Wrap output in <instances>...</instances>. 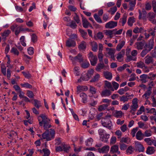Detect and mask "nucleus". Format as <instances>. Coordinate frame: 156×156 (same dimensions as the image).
<instances>
[{
	"label": "nucleus",
	"instance_id": "obj_32",
	"mask_svg": "<svg viewBox=\"0 0 156 156\" xmlns=\"http://www.w3.org/2000/svg\"><path fill=\"white\" fill-rule=\"evenodd\" d=\"M80 97H81L82 100V102L83 103H85L87 102V96L84 93H81L80 94Z\"/></svg>",
	"mask_w": 156,
	"mask_h": 156
},
{
	"label": "nucleus",
	"instance_id": "obj_63",
	"mask_svg": "<svg viewBox=\"0 0 156 156\" xmlns=\"http://www.w3.org/2000/svg\"><path fill=\"white\" fill-rule=\"evenodd\" d=\"M94 73V70L93 69H91L88 71L87 75L90 78L93 75Z\"/></svg>",
	"mask_w": 156,
	"mask_h": 156
},
{
	"label": "nucleus",
	"instance_id": "obj_44",
	"mask_svg": "<svg viewBox=\"0 0 156 156\" xmlns=\"http://www.w3.org/2000/svg\"><path fill=\"white\" fill-rule=\"evenodd\" d=\"M125 44V42L123 41L119 43L117 46L116 49L118 51H119Z\"/></svg>",
	"mask_w": 156,
	"mask_h": 156
},
{
	"label": "nucleus",
	"instance_id": "obj_21",
	"mask_svg": "<svg viewBox=\"0 0 156 156\" xmlns=\"http://www.w3.org/2000/svg\"><path fill=\"white\" fill-rule=\"evenodd\" d=\"M87 44L84 41L81 42L78 46V48L80 50H84L87 48Z\"/></svg>",
	"mask_w": 156,
	"mask_h": 156
},
{
	"label": "nucleus",
	"instance_id": "obj_20",
	"mask_svg": "<svg viewBox=\"0 0 156 156\" xmlns=\"http://www.w3.org/2000/svg\"><path fill=\"white\" fill-rule=\"evenodd\" d=\"M145 44V42L140 41L136 43L135 45L136 48L138 50H142L144 47Z\"/></svg>",
	"mask_w": 156,
	"mask_h": 156
},
{
	"label": "nucleus",
	"instance_id": "obj_27",
	"mask_svg": "<svg viewBox=\"0 0 156 156\" xmlns=\"http://www.w3.org/2000/svg\"><path fill=\"white\" fill-rule=\"evenodd\" d=\"M10 52L15 56H18L20 54V52L17 48L15 47H12V48L10 51Z\"/></svg>",
	"mask_w": 156,
	"mask_h": 156
},
{
	"label": "nucleus",
	"instance_id": "obj_30",
	"mask_svg": "<svg viewBox=\"0 0 156 156\" xmlns=\"http://www.w3.org/2000/svg\"><path fill=\"white\" fill-rule=\"evenodd\" d=\"M136 0H131L129 3V5L130 7L129 9V10L130 11H132L134 8L135 6V5L136 4Z\"/></svg>",
	"mask_w": 156,
	"mask_h": 156
},
{
	"label": "nucleus",
	"instance_id": "obj_58",
	"mask_svg": "<svg viewBox=\"0 0 156 156\" xmlns=\"http://www.w3.org/2000/svg\"><path fill=\"white\" fill-rule=\"evenodd\" d=\"M117 8L116 6L111 8L110 10L108 11L109 12H110L112 15H113L115 13L116 11Z\"/></svg>",
	"mask_w": 156,
	"mask_h": 156
},
{
	"label": "nucleus",
	"instance_id": "obj_18",
	"mask_svg": "<svg viewBox=\"0 0 156 156\" xmlns=\"http://www.w3.org/2000/svg\"><path fill=\"white\" fill-rule=\"evenodd\" d=\"M113 115L116 118H121L122 116L123 113L121 111L115 110L113 112Z\"/></svg>",
	"mask_w": 156,
	"mask_h": 156
},
{
	"label": "nucleus",
	"instance_id": "obj_51",
	"mask_svg": "<svg viewBox=\"0 0 156 156\" xmlns=\"http://www.w3.org/2000/svg\"><path fill=\"white\" fill-rule=\"evenodd\" d=\"M128 96H125V95H123L122 96H120V101H121L125 103L128 101L129 99L127 98Z\"/></svg>",
	"mask_w": 156,
	"mask_h": 156
},
{
	"label": "nucleus",
	"instance_id": "obj_26",
	"mask_svg": "<svg viewBox=\"0 0 156 156\" xmlns=\"http://www.w3.org/2000/svg\"><path fill=\"white\" fill-rule=\"evenodd\" d=\"M155 151V150L154 147L149 146L147 148L146 153L148 154H151L154 153Z\"/></svg>",
	"mask_w": 156,
	"mask_h": 156
},
{
	"label": "nucleus",
	"instance_id": "obj_11",
	"mask_svg": "<svg viewBox=\"0 0 156 156\" xmlns=\"http://www.w3.org/2000/svg\"><path fill=\"white\" fill-rule=\"evenodd\" d=\"M110 148V147L108 145H105L103 146L101 148H98V152L100 153H107Z\"/></svg>",
	"mask_w": 156,
	"mask_h": 156
},
{
	"label": "nucleus",
	"instance_id": "obj_37",
	"mask_svg": "<svg viewBox=\"0 0 156 156\" xmlns=\"http://www.w3.org/2000/svg\"><path fill=\"white\" fill-rule=\"evenodd\" d=\"M89 79L90 78H89V77H88L87 74L84 76L82 75L81 76L80 78L78 80V82H80L82 81H88L89 80Z\"/></svg>",
	"mask_w": 156,
	"mask_h": 156
},
{
	"label": "nucleus",
	"instance_id": "obj_38",
	"mask_svg": "<svg viewBox=\"0 0 156 156\" xmlns=\"http://www.w3.org/2000/svg\"><path fill=\"white\" fill-rule=\"evenodd\" d=\"M129 88L127 87H126L123 88H121L118 90L117 92L120 94L122 95L125 92L128 91Z\"/></svg>",
	"mask_w": 156,
	"mask_h": 156
},
{
	"label": "nucleus",
	"instance_id": "obj_8",
	"mask_svg": "<svg viewBox=\"0 0 156 156\" xmlns=\"http://www.w3.org/2000/svg\"><path fill=\"white\" fill-rule=\"evenodd\" d=\"M101 124L103 126L110 130L112 129V122L109 119H106L105 121H101Z\"/></svg>",
	"mask_w": 156,
	"mask_h": 156
},
{
	"label": "nucleus",
	"instance_id": "obj_56",
	"mask_svg": "<svg viewBox=\"0 0 156 156\" xmlns=\"http://www.w3.org/2000/svg\"><path fill=\"white\" fill-rule=\"evenodd\" d=\"M86 89L87 90V87H83V86H79L77 87V92L78 94L79 93V92H80L81 91L83 90V89Z\"/></svg>",
	"mask_w": 156,
	"mask_h": 156
},
{
	"label": "nucleus",
	"instance_id": "obj_3",
	"mask_svg": "<svg viewBox=\"0 0 156 156\" xmlns=\"http://www.w3.org/2000/svg\"><path fill=\"white\" fill-rule=\"evenodd\" d=\"M156 75L154 74H150L149 75L143 74L140 76V80L143 83H146L148 81V79L150 80H153Z\"/></svg>",
	"mask_w": 156,
	"mask_h": 156
},
{
	"label": "nucleus",
	"instance_id": "obj_9",
	"mask_svg": "<svg viewBox=\"0 0 156 156\" xmlns=\"http://www.w3.org/2000/svg\"><path fill=\"white\" fill-rule=\"evenodd\" d=\"M117 25V22L110 21L107 23L105 24V27L107 29H112L116 27Z\"/></svg>",
	"mask_w": 156,
	"mask_h": 156
},
{
	"label": "nucleus",
	"instance_id": "obj_31",
	"mask_svg": "<svg viewBox=\"0 0 156 156\" xmlns=\"http://www.w3.org/2000/svg\"><path fill=\"white\" fill-rule=\"evenodd\" d=\"M109 105V104H103L99 106L98 110L99 111H102L107 109V107Z\"/></svg>",
	"mask_w": 156,
	"mask_h": 156
},
{
	"label": "nucleus",
	"instance_id": "obj_53",
	"mask_svg": "<svg viewBox=\"0 0 156 156\" xmlns=\"http://www.w3.org/2000/svg\"><path fill=\"white\" fill-rule=\"evenodd\" d=\"M93 142V139L91 138H90L88 139L86 141V144L87 146H90L91 145Z\"/></svg>",
	"mask_w": 156,
	"mask_h": 156
},
{
	"label": "nucleus",
	"instance_id": "obj_14",
	"mask_svg": "<svg viewBox=\"0 0 156 156\" xmlns=\"http://www.w3.org/2000/svg\"><path fill=\"white\" fill-rule=\"evenodd\" d=\"M110 151L113 154L115 153H117L118 154H120V151H119L118 145H115L112 146L111 148Z\"/></svg>",
	"mask_w": 156,
	"mask_h": 156
},
{
	"label": "nucleus",
	"instance_id": "obj_13",
	"mask_svg": "<svg viewBox=\"0 0 156 156\" xmlns=\"http://www.w3.org/2000/svg\"><path fill=\"white\" fill-rule=\"evenodd\" d=\"M145 62L147 64H149L150 63L152 64L154 63V60L153 58L151 56L147 55L145 58Z\"/></svg>",
	"mask_w": 156,
	"mask_h": 156
},
{
	"label": "nucleus",
	"instance_id": "obj_28",
	"mask_svg": "<svg viewBox=\"0 0 156 156\" xmlns=\"http://www.w3.org/2000/svg\"><path fill=\"white\" fill-rule=\"evenodd\" d=\"M98 63L97 66L96 70L98 72H100L101 70L103 69L105 66L103 62Z\"/></svg>",
	"mask_w": 156,
	"mask_h": 156
},
{
	"label": "nucleus",
	"instance_id": "obj_39",
	"mask_svg": "<svg viewBox=\"0 0 156 156\" xmlns=\"http://www.w3.org/2000/svg\"><path fill=\"white\" fill-rule=\"evenodd\" d=\"M134 150V147L131 146H130L128 147L126 151L127 153L130 154L133 152Z\"/></svg>",
	"mask_w": 156,
	"mask_h": 156
},
{
	"label": "nucleus",
	"instance_id": "obj_40",
	"mask_svg": "<svg viewBox=\"0 0 156 156\" xmlns=\"http://www.w3.org/2000/svg\"><path fill=\"white\" fill-rule=\"evenodd\" d=\"M136 65L137 67L140 68L144 69V68H147V66H145L144 62L141 61H140L139 62H137L136 63Z\"/></svg>",
	"mask_w": 156,
	"mask_h": 156
},
{
	"label": "nucleus",
	"instance_id": "obj_15",
	"mask_svg": "<svg viewBox=\"0 0 156 156\" xmlns=\"http://www.w3.org/2000/svg\"><path fill=\"white\" fill-rule=\"evenodd\" d=\"M81 16L82 17L83 27L85 28H87L90 24L83 15H81Z\"/></svg>",
	"mask_w": 156,
	"mask_h": 156
},
{
	"label": "nucleus",
	"instance_id": "obj_47",
	"mask_svg": "<svg viewBox=\"0 0 156 156\" xmlns=\"http://www.w3.org/2000/svg\"><path fill=\"white\" fill-rule=\"evenodd\" d=\"M136 58H134L133 56L132 55H129L127 56V58L125 60L126 62H129L131 61H136Z\"/></svg>",
	"mask_w": 156,
	"mask_h": 156
},
{
	"label": "nucleus",
	"instance_id": "obj_22",
	"mask_svg": "<svg viewBox=\"0 0 156 156\" xmlns=\"http://www.w3.org/2000/svg\"><path fill=\"white\" fill-rule=\"evenodd\" d=\"M110 135L106 133H105L102 136H100L101 140L104 142H107L108 139L109 138Z\"/></svg>",
	"mask_w": 156,
	"mask_h": 156
},
{
	"label": "nucleus",
	"instance_id": "obj_7",
	"mask_svg": "<svg viewBox=\"0 0 156 156\" xmlns=\"http://www.w3.org/2000/svg\"><path fill=\"white\" fill-rule=\"evenodd\" d=\"M154 42L153 40H150L148 44L146 43L144 45V48L148 52L153 48Z\"/></svg>",
	"mask_w": 156,
	"mask_h": 156
},
{
	"label": "nucleus",
	"instance_id": "obj_5",
	"mask_svg": "<svg viewBox=\"0 0 156 156\" xmlns=\"http://www.w3.org/2000/svg\"><path fill=\"white\" fill-rule=\"evenodd\" d=\"M88 57L92 66H95L97 62L98 59L96 55H94L93 53L90 51L88 54Z\"/></svg>",
	"mask_w": 156,
	"mask_h": 156
},
{
	"label": "nucleus",
	"instance_id": "obj_41",
	"mask_svg": "<svg viewBox=\"0 0 156 156\" xmlns=\"http://www.w3.org/2000/svg\"><path fill=\"white\" fill-rule=\"evenodd\" d=\"M79 31L81 33V35L83 38L84 39H86L87 37V32L81 29H80Z\"/></svg>",
	"mask_w": 156,
	"mask_h": 156
},
{
	"label": "nucleus",
	"instance_id": "obj_50",
	"mask_svg": "<svg viewBox=\"0 0 156 156\" xmlns=\"http://www.w3.org/2000/svg\"><path fill=\"white\" fill-rule=\"evenodd\" d=\"M22 73L23 74V76L25 77V78L29 79L31 78V75L29 73V72H24L23 71L22 72Z\"/></svg>",
	"mask_w": 156,
	"mask_h": 156
},
{
	"label": "nucleus",
	"instance_id": "obj_49",
	"mask_svg": "<svg viewBox=\"0 0 156 156\" xmlns=\"http://www.w3.org/2000/svg\"><path fill=\"white\" fill-rule=\"evenodd\" d=\"M133 19L134 18L133 17H130L128 19L127 22L128 25L129 26H132L133 23L134 22Z\"/></svg>",
	"mask_w": 156,
	"mask_h": 156
},
{
	"label": "nucleus",
	"instance_id": "obj_59",
	"mask_svg": "<svg viewBox=\"0 0 156 156\" xmlns=\"http://www.w3.org/2000/svg\"><path fill=\"white\" fill-rule=\"evenodd\" d=\"M27 95L29 98H34V95L32 91L30 90H27Z\"/></svg>",
	"mask_w": 156,
	"mask_h": 156
},
{
	"label": "nucleus",
	"instance_id": "obj_43",
	"mask_svg": "<svg viewBox=\"0 0 156 156\" xmlns=\"http://www.w3.org/2000/svg\"><path fill=\"white\" fill-rule=\"evenodd\" d=\"M152 93V91H146L144 94L143 95V97L147 100L149 98L150 95Z\"/></svg>",
	"mask_w": 156,
	"mask_h": 156
},
{
	"label": "nucleus",
	"instance_id": "obj_35",
	"mask_svg": "<svg viewBox=\"0 0 156 156\" xmlns=\"http://www.w3.org/2000/svg\"><path fill=\"white\" fill-rule=\"evenodd\" d=\"M117 30V29H115L112 30H106L105 33L107 35H109L110 36V37H112L111 36L113 34H115V31Z\"/></svg>",
	"mask_w": 156,
	"mask_h": 156
},
{
	"label": "nucleus",
	"instance_id": "obj_12",
	"mask_svg": "<svg viewBox=\"0 0 156 156\" xmlns=\"http://www.w3.org/2000/svg\"><path fill=\"white\" fill-rule=\"evenodd\" d=\"M125 51L124 50H122L118 54L116 58L118 61L120 62H122L123 61V57L125 55Z\"/></svg>",
	"mask_w": 156,
	"mask_h": 156
},
{
	"label": "nucleus",
	"instance_id": "obj_61",
	"mask_svg": "<svg viewBox=\"0 0 156 156\" xmlns=\"http://www.w3.org/2000/svg\"><path fill=\"white\" fill-rule=\"evenodd\" d=\"M70 147L69 146H67L65 144L63 145L62 146L63 150L66 152H68Z\"/></svg>",
	"mask_w": 156,
	"mask_h": 156
},
{
	"label": "nucleus",
	"instance_id": "obj_64",
	"mask_svg": "<svg viewBox=\"0 0 156 156\" xmlns=\"http://www.w3.org/2000/svg\"><path fill=\"white\" fill-rule=\"evenodd\" d=\"M152 4L153 10L154 12L156 13V1L154 0L152 1Z\"/></svg>",
	"mask_w": 156,
	"mask_h": 156
},
{
	"label": "nucleus",
	"instance_id": "obj_46",
	"mask_svg": "<svg viewBox=\"0 0 156 156\" xmlns=\"http://www.w3.org/2000/svg\"><path fill=\"white\" fill-rule=\"evenodd\" d=\"M100 76L99 74L97 73L90 81L91 82H97L98 81L99 79L100 78Z\"/></svg>",
	"mask_w": 156,
	"mask_h": 156
},
{
	"label": "nucleus",
	"instance_id": "obj_29",
	"mask_svg": "<svg viewBox=\"0 0 156 156\" xmlns=\"http://www.w3.org/2000/svg\"><path fill=\"white\" fill-rule=\"evenodd\" d=\"M105 82V87L106 88V87L109 89H110L112 91H114V89H113L112 86L111 84V83L108 81L107 80H105L104 81Z\"/></svg>",
	"mask_w": 156,
	"mask_h": 156
},
{
	"label": "nucleus",
	"instance_id": "obj_4",
	"mask_svg": "<svg viewBox=\"0 0 156 156\" xmlns=\"http://www.w3.org/2000/svg\"><path fill=\"white\" fill-rule=\"evenodd\" d=\"M69 58L72 62V63L74 65H75L76 64V62L77 61L80 63L83 62V58L82 56V55L79 54L77 56H75V57H73L71 55L69 56Z\"/></svg>",
	"mask_w": 156,
	"mask_h": 156
},
{
	"label": "nucleus",
	"instance_id": "obj_2",
	"mask_svg": "<svg viewBox=\"0 0 156 156\" xmlns=\"http://www.w3.org/2000/svg\"><path fill=\"white\" fill-rule=\"evenodd\" d=\"M55 132L54 129H50L49 130H46L44 133L41 135L42 140L45 139L46 141H48L53 139L55 136Z\"/></svg>",
	"mask_w": 156,
	"mask_h": 156
},
{
	"label": "nucleus",
	"instance_id": "obj_48",
	"mask_svg": "<svg viewBox=\"0 0 156 156\" xmlns=\"http://www.w3.org/2000/svg\"><path fill=\"white\" fill-rule=\"evenodd\" d=\"M94 17L95 20L98 23H102V20L101 18L97 14H95L94 15Z\"/></svg>",
	"mask_w": 156,
	"mask_h": 156
},
{
	"label": "nucleus",
	"instance_id": "obj_57",
	"mask_svg": "<svg viewBox=\"0 0 156 156\" xmlns=\"http://www.w3.org/2000/svg\"><path fill=\"white\" fill-rule=\"evenodd\" d=\"M151 6L150 2H146L145 5V9L147 10H150L151 9Z\"/></svg>",
	"mask_w": 156,
	"mask_h": 156
},
{
	"label": "nucleus",
	"instance_id": "obj_19",
	"mask_svg": "<svg viewBox=\"0 0 156 156\" xmlns=\"http://www.w3.org/2000/svg\"><path fill=\"white\" fill-rule=\"evenodd\" d=\"M156 14L153 12H149L147 15V18L148 20L151 23L154 19Z\"/></svg>",
	"mask_w": 156,
	"mask_h": 156
},
{
	"label": "nucleus",
	"instance_id": "obj_54",
	"mask_svg": "<svg viewBox=\"0 0 156 156\" xmlns=\"http://www.w3.org/2000/svg\"><path fill=\"white\" fill-rule=\"evenodd\" d=\"M42 151L44 153V155L42 156H49L50 152L49 150L47 148H44L42 150Z\"/></svg>",
	"mask_w": 156,
	"mask_h": 156
},
{
	"label": "nucleus",
	"instance_id": "obj_34",
	"mask_svg": "<svg viewBox=\"0 0 156 156\" xmlns=\"http://www.w3.org/2000/svg\"><path fill=\"white\" fill-rule=\"evenodd\" d=\"M126 20L127 16L126 14H124L122 18L120 19L119 22L122 23V26H123L126 23Z\"/></svg>",
	"mask_w": 156,
	"mask_h": 156
},
{
	"label": "nucleus",
	"instance_id": "obj_52",
	"mask_svg": "<svg viewBox=\"0 0 156 156\" xmlns=\"http://www.w3.org/2000/svg\"><path fill=\"white\" fill-rule=\"evenodd\" d=\"M20 85L22 87L28 88H31L32 87V86L28 83H21Z\"/></svg>",
	"mask_w": 156,
	"mask_h": 156
},
{
	"label": "nucleus",
	"instance_id": "obj_33",
	"mask_svg": "<svg viewBox=\"0 0 156 156\" xmlns=\"http://www.w3.org/2000/svg\"><path fill=\"white\" fill-rule=\"evenodd\" d=\"M104 76L105 78L108 79L110 80L112 77V74L111 73L108 72H105L104 73Z\"/></svg>",
	"mask_w": 156,
	"mask_h": 156
},
{
	"label": "nucleus",
	"instance_id": "obj_6",
	"mask_svg": "<svg viewBox=\"0 0 156 156\" xmlns=\"http://www.w3.org/2000/svg\"><path fill=\"white\" fill-rule=\"evenodd\" d=\"M137 99L136 98H134L132 101V105L130 107L131 110L130 112H132V111L135 112L137 110L138 108V105L137 104Z\"/></svg>",
	"mask_w": 156,
	"mask_h": 156
},
{
	"label": "nucleus",
	"instance_id": "obj_36",
	"mask_svg": "<svg viewBox=\"0 0 156 156\" xmlns=\"http://www.w3.org/2000/svg\"><path fill=\"white\" fill-rule=\"evenodd\" d=\"M34 105L37 108L39 109L41 106L40 101L35 99L34 100Z\"/></svg>",
	"mask_w": 156,
	"mask_h": 156
},
{
	"label": "nucleus",
	"instance_id": "obj_23",
	"mask_svg": "<svg viewBox=\"0 0 156 156\" xmlns=\"http://www.w3.org/2000/svg\"><path fill=\"white\" fill-rule=\"evenodd\" d=\"M111 92L110 90L106 89L102 91L101 95L102 97H108L111 95Z\"/></svg>",
	"mask_w": 156,
	"mask_h": 156
},
{
	"label": "nucleus",
	"instance_id": "obj_42",
	"mask_svg": "<svg viewBox=\"0 0 156 156\" xmlns=\"http://www.w3.org/2000/svg\"><path fill=\"white\" fill-rule=\"evenodd\" d=\"M92 50L94 51H96L98 50V44L94 42H93L91 43Z\"/></svg>",
	"mask_w": 156,
	"mask_h": 156
},
{
	"label": "nucleus",
	"instance_id": "obj_24",
	"mask_svg": "<svg viewBox=\"0 0 156 156\" xmlns=\"http://www.w3.org/2000/svg\"><path fill=\"white\" fill-rule=\"evenodd\" d=\"M144 136V134L142 133L141 130L138 131L136 133V139L140 140H142Z\"/></svg>",
	"mask_w": 156,
	"mask_h": 156
},
{
	"label": "nucleus",
	"instance_id": "obj_55",
	"mask_svg": "<svg viewBox=\"0 0 156 156\" xmlns=\"http://www.w3.org/2000/svg\"><path fill=\"white\" fill-rule=\"evenodd\" d=\"M127 146L124 143H120L119 144V147L121 150H125L127 148Z\"/></svg>",
	"mask_w": 156,
	"mask_h": 156
},
{
	"label": "nucleus",
	"instance_id": "obj_16",
	"mask_svg": "<svg viewBox=\"0 0 156 156\" xmlns=\"http://www.w3.org/2000/svg\"><path fill=\"white\" fill-rule=\"evenodd\" d=\"M76 45V42L72 39H69L66 42V46L69 47H74Z\"/></svg>",
	"mask_w": 156,
	"mask_h": 156
},
{
	"label": "nucleus",
	"instance_id": "obj_25",
	"mask_svg": "<svg viewBox=\"0 0 156 156\" xmlns=\"http://www.w3.org/2000/svg\"><path fill=\"white\" fill-rule=\"evenodd\" d=\"M9 34L10 31L9 30H5L3 33H2L1 35L2 37V39L4 41L6 40V37L8 36Z\"/></svg>",
	"mask_w": 156,
	"mask_h": 156
},
{
	"label": "nucleus",
	"instance_id": "obj_60",
	"mask_svg": "<svg viewBox=\"0 0 156 156\" xmlns=\"http://www.w3.org/2000/svg\"><path fill=\"white\" fill-rule=\"evenodd\" d=\"M152 135L151 131L150 130H146L144 132V136L146 137L151 136Z\"/></svg>",
	"mask_w": 156,
	"mask_h": 156
},
{
	"label": "nucleus",
	"instance_id": "obj_45",
	"mask_svg": "<svg viewBox=\"0 0 156 156\" xmlns=\"http://www.w3.org/2000/svg\"><path fill=\"white\" fill-rule=\"evenodd\" d=\"M24 30V29L22 28V26H20L19 27H18V28L16 31H15V35L16 37H18L19 34L20 32L21 31H23Z\"/></svg>",
	"mask_w": 156,
	"mask_h": 156
},
{
	"label": "nucleus",
	"instance_id": "obj_10",
	"mask_svg": "<svg viewBox=\"0 0 156 156\" xmlns=\"http://www.w3.org/2000/svg\"><path fill=\"white\" fill-rule=\"evenodd\" d=\"M135 147L136 151L139 152H144V148L143 146L139 142L135 143Z\"/></svg>",
	"mask_w": 156,
	"mask_h": 156
},
{
	"label": "nucleus",
	"instance_id": "obj_17",
	"mask_svg": "<svg viewBox=\"0 0 156 156\" xmlns=\"http://www.w3.org/2000/svg\"><path fill=\"white\" fill-rule=\"evenodd\" d=\"M107 51H108V53L109 55L110 56V57L114 61L115 60V51L112 49L111 48H107Z\"/></svg>",
	"mask_w": 156,
	"mask_h": 156
},
{
	"label": "nucleus",
	"instance_id": "obj_62",
	"mask_svg": "<svg viewBox=\"0 0 156 156\" xmlns=\"http://www.w3.org/2000/svg\"><path fill=\"white\" fill-rule=\"evenodd\" d=\"M71 28L73 29H75L77 26V25L75 22L74 21H72L70 24L69 25Z\"/></svg>",
	"mask_w": 156,
	"mask_h": 156
},
{
	"label": "nucleus",
	"instance_id": "obj_1",
	"mask_svg": "<svg viewBox=\"0 0 156 156\" xmlns=\"http://www.w3.org/2000/svg\"><path fill=\"white\" fill-rule=\"evenodd\" d=\"M42 119L41 121H40L39 125L40 126L43 125L44 129L46 130H49L48 129L51 127L50 123V120L46 115L44 114H41L39 116Z\"/></svg>",
	"mask_w": 156,
	"mask_h": 156
}]
</instances>
